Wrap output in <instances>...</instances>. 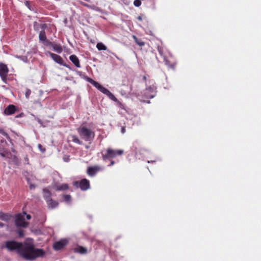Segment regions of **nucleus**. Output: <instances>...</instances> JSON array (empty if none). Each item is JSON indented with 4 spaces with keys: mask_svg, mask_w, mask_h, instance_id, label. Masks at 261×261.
<instances>
[{
    "mask_svg": "<svg viewBox=\"0 0 261 261\" xmlns=\"http://www.w3.org/2000/svg\"><path fill=\"white\" fill-rule=\"evenodd\" d=\"M87 249L86 248L83 247V254H86V253H87Z\"/></svg>",
    "mask_w": 261,
    "mask_h": 261,
    "instance_id": "nucleus-30",
    "label": "nucleus"
},
{
    "mask_svg": "<svg viewBox=\"0 0 261 261\" xmlns=\"http://www.w3.org/2000/svg\"><path fill=\"white\" fill-rule=\"evenodd\" d=\"M23 215H24V216L26 215V218L28 220H30L31 218V217L30 215H27V214L25 213H24Z\"/></svg>",
    "mask_w": 261,
    "mask_h": 261,
    "instance_id": "nucleus-29",
    "label": "nucleus"
},
{
    "mask_svg": "<svg viewBox=\"0 0 261 261\" xmlns=\"http://www.w3.org/2000/svg\"><path fill=\"white\" fill-rule=\"evenodd\" d=\"M0 133H4V130L2 129H0Z\"/></svg>",
    "mask_w": 261,
    "mask_h": 261,
    "instance_id": "nucleus-40",
    "label": "nucleus"
},
{
    "mask_svg": "<svg viewBox=\"0 0 261 261\" xmlns=\"http://www.w3.org/2000/svg\"><path fill=\"white\" fill-rule=\"evenodd\" d=\"M15 224L18 226L26 227L28 225V223L25 222L24 215L18 214L16 216Z\"/></svg>",
    "mask_w": 261,
    "mask_h": 261,
    "instance_id": "nucleus-7",
    "label": "nucleus"
},
{
    "mask_svg": "<svg viewBox=\"0 0 261 261\" xmlns=\"http://www.w3.org/2000/svg\"><path fill=\"white\" fill-rule=\"evenodd\" d=\"M8 72L7 66L3 64H0V75L3 79H4Z\"/></svg>",
    "mask_w": 261,
    "mask_h": 261,
    "instance_id": "nucleus-11",
    "label": "nucleus"
},
{
    "mask_svg": "<svg viewBox=\"0 0 261 261\" xmlns=\"http://www.w3.org/2000/svg\"><path fill=\"white\" fill-rule=\"evenodd\" d=\"M164 61H165V63H166V64L167 65H169V62H168V61L166 59H164Z\"/></svg>",
    "mask_w": 261,
    "mask_h": 261,
    "instance_id": "nucleus-35",
    "label": "nucleus"
},
{
    "mask_svg": "<svg viewBox=\"0 0 261 261\" xmlns=\"http://www.w3.org/2000/svg\"><path fill=\"white\" fill-rule=\"evenodd\" d=\"M31 90L29 89H28L25 92V96L28 98H29L30 95L31 94Z\"/></svg>",
    "mask_w": 261,
    "mask_h": 261,
    "instance_id": "nucleus-27",
    "label": "nucleus"
},
{
    "mask_svg": "<svg viewBox=\"0 0 261 261\" xmlns=\"http://www.w3.org/2000/svg\"><path fill=\"white\" fill-rule=\"evenodd\" d=\"M15 57L17 58L18 59H19L21 60H22V61L25 62H27V58L25 56H15Z\"/></svg>",
    "mask_w": 261,
    "mask_h": 261,
    "instance_id": "nucleus-22",
    "label": "nucleus"
},
{
    "mask_svg": "<svg viewBox=\"0 0 261 261\" xmlns=\"http://www.w3.org/2000/svg\"><path fill=\"white\" fill-rule=\"evenodd\" d=\"M133 151L135 152L136 155L138 154H143L146 150L140 146L139 142L137 141L133 143Z\"/></svg>",
    "mask_w": 261,
    "mask_h": 261,
    "instance_id": "nucleus-9",
    "label": "nucleus"
},
{
    "mask_svg": "<svg viewBox=\"0 0 261 261\" xmlns=\"http://www.w3.org/2000/svg\"><path fill=\"white\" fill-rule=\"evenodd\" d=\"M84 79L86 80L88 82H89L90 83H91L92 85H93L101 92L107 95L110 99L115 102L118 101L117 98L115 96V95L113 94H112L108 89L106 88L103 86L100 85L99 83L94 81L92 79L87 76H84Z\"/></svg>",
    "mask_w": 261,
    "mask_h": 261,
    "instance_id": "nucleus-2",
    "label": "nucleus"
},
{
    "mask_svg": "<svg viewBox=\"0 0 261 261\" xmlns=\"http://www.w3.org/2000/svg\"><path fill=\"white\" fill-rule=\"evenodd\" d=\"M4 225L3 223L0 222V227H4Z\"/></svg>",
    "mask_w": 261,
    "mask_h": 261,
    "instance_id": "nucleus-38",
    "label": "nucleus"
},
{
    "mask_svg": "<svg viewBox=\"0 0 261 261\" xmlns=\"http://www.w3.org/2000/svg\"><path fill=\"white\" fill-rule=\"evenodd\" d=\"M18 234H19V236L20 237H22L23 236V232L22 231H19L18 232Z\"/></svg>",
    "mask_w": 261,
    "mask_h": 261,
    "instance_id": "nucleus-33",
    "label": "nucleus"
},
{
    "mask_svg": "<svg viewBox=\"0 0 261 261\" xmlns=\"http://www.w3.org/2000/svg\"><path fill=\"white\" fill-rule=\"evenodd\" d=\"M156 94V87L154 86H149L144 91V96L147 98H153Z\"/></svg>",
    "mask_w": 261,
    "mask_h": 261,
    "instance_id": "nucleus-5",
    "label": "nucleus"
},
{
    "mask_svg": "<svg viewBox=\"0 0 261 261\" xmlns=\"http://www.w3.org/2000/svg\"><path fill=\"white\" fill-rule=\"evenodd\" d=\"M73 250L75 252H82V247L79 246L78 247H75L73 248Z\"/></svg>",
    "mask_w": 261,
    "mask_h": 261,
    "instance_id": "nucleus-24",
    "label": "nucleus"
},
{
    "mask_svg": "<svg viewBox=\"0 0 261 261\" xmlns=\"http://www.w3.org/2000/svg\"><path fill=\"white\" fill-rule=\"evenodd\" d=\"M115 162L114 161H111L110 162V164L109 166H112L114 165L115 164Z\"/></svg>",
    "mask_w": 261,
    "mask_h": 261,
    "instance_id": "nucleus-31",
    "label": "nucleus"
},
{
    "mask_svg": "<svg viewBox=\"0 0 261 261\" xmlns=\"http://www.w3.org/2000/svg\"><path fill=\"white\" fill-rule=\"evenodd\" d=\"M102 170V167L101 166L96 165L88 167L87 170V173L90 176H93L97 173L101 171Z\"/></svg>",
    "mask_w": 261,
    "mask_h": 261,
    "instance_id": "nucleus-8",
    "label": "nucleus"
},
{
    "mask_svg": "<svg viewBox=\"0 0 261 261\" xmlns=\"http://www.w3.org/2000/svg\"><path fill=\"white\" fill-rule=\"evenodd\" d=\"M96 47L99 50H105L107 49V47L101 42L97 43Z\"/></svg>",
    "mask_w": 261,
    "mask_h": 261,
    "instance_id": "nucleus-20",
    "label": "nucleus"
},
{
    "mask_svg": "<svg viewBox=\"0 0 261 261\" xmlns=\"http://www.w3.org/2000/svg\"><path fill=\"white\" fill-rule=\"evenodd\" d=\"M44 193H45V196H48L50 195V194H49V192L48 190H43Z\"/></svg>",
    "mask_w": 261,
    "mask_h": 261,
    "instance_id": "nucleus-28",
    "label": "nucleus"
},
{
    "mask_svg": "<svg viewBox=\"0 0 261 261\" xmlns=\"http://www.w3.org/2000/svg\"><path fill=\"white\" fill-rule=\"evenodd\" d=\"M64 199L65 201L67 202H69L70 201L71 197L69 195H64Z\"/></svg>",
    "mask_w": 261,
    "mask_h": 261,
    "instance_id": "nucleus-25",
    "label": "nucleus"
},
{
    "mask_svg": "<svg viewBox=\"0 0 261 261\" xmlns=\"http://www.w3.org/2000/svg\"><path fill=\"white\" fill-rule=\"evenodd\" d=\"M47 204L49 207L53 208L57 206L58 203L57 202L53 200L52 199H49L47 201Z\"/></svg>",
    "mask_w": 261,
    "mask_h": 261,
    "instance_id": "nucleus-17",
    "label": "nucleus"
},
{
    "mask_svg": "<svg viewBox=\"0 0 261 261\" xmlns=\"http://www.w3.org/2000/svg\"><path fill=\"white\" fill-rule=\"evenodd\" d=\"M51 45L54 51L58 53H61L62 51V48L61 45L55 43L51 44Z\"/></svg>",
    "mask_w": 261,
    "mask_h": 261,
    "instance_id": "nucleus-13",
    "label": "nucleus"
},
{
    "mask_svg": "<svg viewBox=\"0 0 261 261\" xmlns=\"http://www.w3.org/2000/svg\"><path fill=\"white\" fill-rule=\"evenodd\" d=\"M153 162H155V161H148V163H153Z\"/></svg>",
    "mask_w": 261,
    "mask_h": 261,
    "instance_id": "nucleus-41",
    "label": "nucleus"
},
{
    "mask_svg": "<svg viewBox=\"0 0 261 261\" xmlns=\"http://www.w3.org/2000/svg\"><path fill=\"white\" fill-rule=\"evenodd\" d=\"M70 59L76 67H79L80 66L79 60L76 56L75 55H71L70 57Z\"/></svg>",
    "mask_w": 261,
    "mask_h": 261,
    "instance_id": "nucleus-15",
    "label": "nucleus"
},
{
    "mask_svg": "<svg viewBox=\"0 0 261 261\" xmlns=\"http://www.w3.org/2000/svg\"><path fill=\"white\" fill-rule=\"evenodd\" d=\"M74 185L76 187L82 188V181H76L74 182Z\"/></svg>",
    "mask_w": 261,
    "mask_h": 261,
    "instance_id": "nucleus-26",
    "label": "nucleus"
},
{
    "mask_svg": "<svg viewBox=\"0 0 261 261\" xmlns=\"http://www.w3.org/2000/svg\"><path fill=\"white\" fill-rule=\"evenodd\" d=\"M137 19L140 20V21H141L142 20V18L141 16H139L137 17Z\"/></svg>",
    "mask_w": 261,
    "mask_h": 261,
    "instance_id": "nucleus-37",
    "label": "nucleus"
},
{
    "mask_svg": "<svg viewBox=\"0 0 261 261\" xmlns=\"http://www.w3.org/2000/svg\"><path fill=\"white\" fill-rule=\"evenodd\" d=\"M11 216L4 213L0 214V219L5 222H8L11 219Z\"/></svg>",
    "mask_w": 261,
    "mask_h": 261,
    "instance_id": "nucleus-16",
    "label": "nucleus"
},
{
    "mask_svg": "<svg viewBox=\"0 0 261 261\" xmlns=\"http://www.w3.org/2000/svg\"><path fill=\"white\" fill-rule=\"evenodd\" d=\"M30 189H33L35 188V186L33 185L30 184Z\"/></svg>",
    "mask_w": 261,
    "mask_h": 261,
    "instance_id": "nucleus-34",
    "label": "nucleus"
},
{
    "mask_svg": "<svg viewBox=\"0 0 261 261\" xmlns=\"http://www.w3.org/2000/svg\"><path fill=\"white\" fill-rule=\"evenodd\" d=\"M133 38L134 39L135 42L140 46H143L145 45V42L138 39V38L135 36L133 35Z\"/></svg>",
    "mask_w": 261,
    "mask_h": 261,
    "instance_id": "nucleus-18",
    "label": "nucleus"
},
{
    "mask_svg": "<svg viewBox=\"0 0 261 261\" xmlns=\"http://www.w3.org/2000/svg\"><path fill=\"white\" fill-rule=\"evenodd\" d=\"M68 188V186L66 184H63L60 186L56 187V190L58 191L65 190Z\"/></svg>",
    "mask_w": 261,
    "mask_h": 261,
    "instance_id": "nucleus-19",
    "label": "nucleus"
},
{
    "mask_svg": "<svg viewBox=\"0 0 261 261\" xmlns=\"http://www.w3.org/2000/svg\"><path fill=\"white\" fill-rule=\"evenodd\" d=\"M134 5L136 7H139L141 5V2L140 0H135L134 2Z\"/></svg>",
    "mask_w": 261,
    "mask_h": 261,
    "instance_id": "nucleus-23",
    "label": "nucleus"
},
{
    "mask_svg": "<svg viewBox=\"0 0 261 261\" xmlns=\"http://www.w3.org/2000/svg\"><path fill=\"white\" fill-rule=\"evenodd\" d=\"M90 187L89 181L86 179L83 178V191L89 189Z\"/></svg>",
    "mask_w": 261,
    "mask_h": 261,
    "instance_id": "nucleus-14",
    "label": "nucleus"
},
{
    "mask_svg": "<svg viewBox=\"0 0 261 261\" xmlns=\"http://www.w3.org/2000/svg\"><path fill=\"white\" fill-rule=\"evenodd\" d=\"M95 137V133L91 129L83 126V145L88 149Z\"/></svg>",
    "mask_w": 261,
    "mask_h": 261,
    "instance_id": "nucleus-3",
    "label": "nucleus"
},
{
    "mask_svg": "<svg viewBox=\"0 0 261 261\" xmlns=\"http://www.w3.org/2000/svg\"><path fill=\"white\" fill-rule=\"evenodd\" d=\"M5 247L10 251L17 250L21 256L28 260L35 259L37 257L43 256L45 254L43 249L35 248L31 244L23 245L21 243L11 241L6 242Z\"/></svg>",
    "mask_w": 261,
    "mask_h": 261,
    "instance_id": "nucleus-1",
    "label": "nucleus"
},
{
    "mask_svg": "<svg viewBox=\"0 0 261 261\" xmlns=\"http://www.w3.org/2000/svg\"><path fill=\"white\" fill-rule=\"evenodd\" d=\"M16 111V108L14 105H11L7 107L5 111L4 114L7 115H12Z\"/></svg>",
    "mask_w": 261,
    "mask_h": 261,
    "instance_id": "nucleus-12",
    "label": "nucleus"
},
{
    "mask_svg": "<svg viewBox=\"0 0 261 261\" xmlns=\"http://www.w3.org/2000/svg\"><path fill=\"white\" fill-rule=\"evenodd\" d=\"M123 150L122 149L114 150L111 148H108L106 150L105 154H102V157L103 160H107L110 159H113L117 156H120L123 154Z\"/></svg>",
    "mask_w": 261,
    "mask_h": 261,
    "instance_id": "nucleus-4",
    "label": "nucleus"
},
{
    "mask_svg": "<svg viewBox=\"0 0 261 261\" xmlns=\"http://www.w3.org/2000/svg\"><path fill=\"white\" fill-rule=\"evenodd\" d=\"M41 147H42L41 145H40V144H38V148H39L40 150H41Z\"/></svg>",
    "mask_w": 261,
    "mask_h": 261,
    "instance_id": "nucleus-39",
    "label": "nucleus"
},
{
    "mask_svg": "<svg viewBox=\"0 0 261 261\" xmlns=\"http://www.w3.org/2000/svg\"><path fill=\"white\" fill-rule=\"evenodd\" d=\"M39 38L40 40L42 41H44L46 40V37L45 35V33L44 31L40 32L39 35Z\"/></svg>",
    "mask_w": 261,
    "mask_h": 261,
    "instance_id": "nucleus-21",
    "label": "nucleus"
},
{
    "mask_svg": "<svg viewBox=\"0 0 261 261\" xmlns=\"http://www.w3.org/2000/svg\"><path fill=\"white\" fill-rule=\"evenodd\" d=\"M49 55L50 57L51 58V59L54 60L55 62L60 65L63 64V60L60 56L51 53H49Z\"/></svg>",
    "mask_w": 261,
    "mask_h": 261,
    "instance_id": "nucleus-10",
    "label": "nucleus"
},
{
    "mask_svg": "<svg viewBox=\"0 0 261 261\" xmlns=\"http://www.w3.org/2000/svg\"><path fill=\"white\" fill-rule=\"evenodd\" d=\"M45 150V149H43V150H42V152H44Z\"/></svg>",
    "mask_w": 261,
    "mask_h": 261,
    "instance_id": "nucleus-42",
    "label": "nucleus"
},
{
    "mask_svg": "<svg viewBox=\"0 0 261 261\" xmlns=\"http://www.w3.org/2000/svg\"><path fill=\"white\" fill-rule=\"evenodd\" d=\"M125 132V128L124 127H122L121 128V133L124 134Z\"/></svg>",
    "mask_w": 261,
    "mask_h": 261,
    "instance_id": "nucleus-32",
    "label": "nucleus"
},
{
    "mask_svg": "<svg viewBox=\"0 0 261 261\" xmlns=\"http://www.w3.org/2000/svg\"><path fill=\"white\" fill-rule=\"evenodd\" d=\"M68 243V240L63 239L54 243L53 248L55 250H59L63 248Z\"/></svg>",
    "mask_w": 261,
    "mask_h": 261,
    "instance_id": "nucleus-6",
    "label": "nucleus"
},
{
    "mask_svg": "<svg viewBox=\"0 0 261 261\" xmlns=\"http://www.w3.org/2000/svg\"><path fill=\"white\" fill-rule=\"evenodd\" d=\"M143 80L144 81L146 82L147 78H146V76L145 75H144L143 76Z\"/></svg>",
    "mask_w": 261,
    "mask_h": 261,
    "instance_id": "nucleus-36",
    "label": "nucleus"
}]
</instances>
